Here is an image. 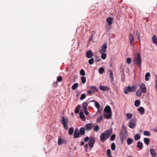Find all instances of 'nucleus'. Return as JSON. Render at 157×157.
I'll use <instances>...</instances> for the list:
<instances>
[{"label":"nucleus","mask_w":157,"mask_h":157,"mask_svg":"<svg viewBox=\"0 0 157 157\" xmlns=\"http://www.w3.org/2000/svg\"><path fill=\"white\" fill-rule=\"evenodd\" d=\"M80 75L82 76H85V73L84 70L83 69H81L80 72Z\"/></svg>","instance_id":"42"},{"label":"nucleus","mask_w":157,"mask_h":157,"mask_svg":"<svg viewBox=\"0 0 157 157\" xmlns=\"http://www.w3.org/2000/svg\"><path fill=\"white\" fill-rule=\"evenodd\" d=\"M94 130L95 132H98L99 129V127L98 125H96L94 128Z\"/></svg>","instance_id":"47"},{"label":"nucleus","mask_w":157,"mask_h":157,"mask_svg":"<svg viewBox=\"0 0 157 157\" xmlns=\"http://www.w3.org/2000/svg\"><path fill=\"white\" fill-rule=\"evenodd\" d=\"M140 89H141L142 92L145 93L146 92V88L145 85L144 83H143L140 86Z\"/></svg>","instance_id":"14"},{"label":"nucleus","mask_w":157,"mask_h":157,"mask_svg":"<svg viewBox=\"0 0 157 157\" xmlns=\"http://www.w3.org/2000/svg\"><path fill=\"white\" fill-rule=\"evenodd\" d=\"M79 131L78 129V128H76L75 129V131L74 132L79 133Z\"/></svg>","instance_id":"58"},{"label":"nucleus","mask_w":157,"mask_h":157,"mask_svg":"<svg viewBox=\"0 0 157 157\" xmlns=\"http://www.w3.org/2000/svg\"><path fill=\"white\" fill-rule=\"evenodd\" d=\"M142 93V92H141V91L139 89L136 92V95L138 97H140L141 96Z\"/></svg>","instance_id":"34"},{"label":"nucleus","mask_w":157,"mask_h":157,"mask_svg":"<svg viewBox=\"0 0 157 157\" xmlns=\"http://www.w3.org/2000/svg\"><path fill=\"white\" fill-rule=\"evenodd\" d=\"M101 55V58L103 59H105L106 57V54L105 53H102Z\"/></svg>","instance_id":"38"},{"label":"nucleus","mask_w":157,"mask_h":157,"mask_svg":"<svg viewBox=\"0 0 157 157\" xmlns=\"http://www.w3.org/2000/svg\"><path fill=\"white\" fill-rule=\"evenodd\" d=\"M80 135L79 133L74 132L73 135L74 138L75 139L79 137Z\"/></svg>","instance_id":"32"},{"label":"nucleus","mask_w":157,"mask_h":157,"mask_svg":"<svg viewBox=\"0 0 157 157\" xmlns=\"http://www.w3.org/2000/svg\"><path fill=\"white\" fill-rule=\"evenodd\" d=\"M79 117L80 119H82V121H84L86 120L85 116L82 111H81L80 113Z\"/></svg>","instance_id":"19"},{"label":"nucleus","mask_w":157,"mask_h":157,"mask_svg":"<svg viewBox=\"0 0 157 157\" xmlns=\"http://www.w3.org/2000/svg\"><path fill=\"white\" fill-rule=\"evenodd\" d=\"M90 138L87 136L85 137L84 139V141L85 142H87L89 140H90Z\"/></svg>","instance_id":"56"},{"label":"nucleus","mask_w":157,"mask_h":157,"mask_svg":"<svg viewBox=\"0 0 157 157\" xmlns=\"http://www.w3.org/2000/svg\"><path fill=\"white\" fill-rule=\"evenodd\" d=\"M90 102H95V106L98 109L99 108L100 105L99 103L96 101L95 100H91Z\"/></svg>","instance_id":"26"},{"label":"nucleus","mask_w":157,"mask_h":157,"mask_svg":"<svg viewBox=\"0 0 157 157\" xmlns=\"http://www.w3.org/2000/svg\"><path fill=\"white\" fill-rule=\"evenodd\" d=\"M62 80V78L61 76H59L57 78V81L59 82H61Z\"/></svg>","instance_id":"54"},{"label":"nucleus","mask_w":157,"mask_h":157,"mask_svg":"<svg viewBox=\"0 0 157 157\" xmlns=\"http://www.w3.org/2000/svg\"><path fill=\"white\" fill-rule=\"evenodd\" d=\"M79 133L81 135H84L85 134V129L84 127H81L79 130Z\"/></svg>","instance_id":"17"},{"label":"nucleus","mask_w":157,"mask_h":157,"mask_svg":"<svg viewBox=\"0 0 157 157\" xmlns=\"http://www.w3.org/2000/svg\"><path fill=\"white\" fill-rule=\"evenodd\" d=\"M124 70H123V72L121 75V81L124 82L125 81V75L124 74Z\"/></svg>","instance_id":"36"},{"label":"nucleus","mask_w":157,"mask_h":157,"mask_svg":"<svg viewBox=\"0 0 157 157\" xmlns=\"http://www.w3.org/2000/svg\"><path fill=\"white\" fill-rule=\"evenodd\" d=\"M107 154L108 156L111 155V150L110 149H108L107 151Z\"/></svg>","instance_id":"52"},{"label":"nucleus","mask_w":157,"mask_h":157,"mask_svg":"<svg viewBox=\"0 0 157 157\" xmlns=\"http://www.w3.org/2000/svg\"><path fill=\"white\" fill-rule=\"evenodd\" d=\"M136 35L137 36L138 39H139V37H140V33L139 30H136Z\"/></svg>","instance_id":"50"},{"label":"nucleus","mask_w":157,"mask_h":157,"mask_svg":"<svg viewBox=\"0 0 157 157\" xmlns=\"http://www.w3.org/2000/svg\"><path fill=\"white\" fill-rule=\"evenodd\" d=\"M67 142V141L66 140L63 139L62 138L59 137L58 140V145H61L63 144H66Z\"/></svg>","instance_id":"10"},{"label":"nucleus","mask_w":157,"mask_h":157,"mask_svg":"<svg viewBox=\"0 0 157 157\" xmlns=\"http://www.w3.org/2000/svg\"><path fill=\"white\" fill-rule=\"evenodd\" d=\"M60 122L63 124L64 128L65 130H67L68 129V118L67 117H65L64 116L62 117Z\"/></svg>","instance_id":"5"},{"label":"nucleus","mask_w":157,"mask_h":157,"mask_svg":"<svg viewBox=\"0 0 157 157\" xmlns=\"http://www.w3.org/2000/svg\"><path fill=\"white\" fill-rule=\"evenodd\" d=\"M88 105V103L87 102L83 103L82 104V107L83 109H87Z\"/></svg>","instance_id":"41"},{"label":"nucleus","mask_w":157,"mask_h":157,"mask_svg":"<svg viewBox=\"0 0 157 157\" xmlns=\"http://www.w3.org/2000/svg\"><path fill=\"white\" fill-rule=\"evenodd\" d=\"M133 142V140L130 138H128L127 139V143L128 145H131Z\"/></svg>","instance_id":"24"},{"label":"nucleus","mask_w":157,"mask_h":157,"mask_svg":"<svg viewBox=\"0 0 157 157\" xmlns=\"http://www.w3.org/2000/svg\"><path fill=\"white\" fill-rule=\"evenodd\" d=\"M137 110L141 114H143L145 113V109L143 107H140Z\"/></svg>","instance_id":"18"},{"label":"nucleus","mask_w":157,"mask_h":157,"mask_svg":"<svg viewBox=\"0 0 157 157\" xmlns=\"http://www.w3.org/2000/svg\"><path fill=\"white\" fill-rule=\"evenodd\" d=\"M113 21V19L111 17H109L106 19V21L108 22V24L109 25L112 24Z\"/></svg>","instance_id":"15"},{"label":"nucleus","mask_w":157,"mask_h":157,"mask_svg":"<svg viewBox=\"0 0 157 157\" xmlns=\"http://www.w3.org/2000/svg\"><path fill=\"white\" fill-rule=\"evenodd\" d=\"M85 126L86 130H90L92 128V125L90 123H88L86 124L85 125Z\"/></svg>","instance_id":"21"},{"label":"nucleus","mask_w":157,"mask_h":157,"mask_svg":"<svg viewBox=\"0 0 157 157\" xmlns=\"http://www.w3.org/2000/svg\"><path fill=\"white\" fill-rule=\"evenodd\" d=\"M86 55L87 58H90L93 56L94 54L91 50H89L87 52Z\"/></svg>","instance_id":"13"},{"label":"nucleus","mask_w":157,"mask_h":157,"mask_svg":"<svg viewBox=\"0 0 157 157\" xmlns=\"http://www.w3.org/2000/svg\"><path fill=\"white\" fill-rule=\"evenodd\" d=\"M137 120L136 118H132L129 122V127L133 129L136 126V122Z\"/></svg>","instance_id":"7"},{"label":"nucleus","mask_w":157,"mask_h":157,"mask_svg":"<svg viewBox=\"0 0 157 157\" xmlns=\"http://www.w3.org/2000/svg\"><path fill=\"white\" fill-rule=\"evenodd\" d=\"M143 144L140 141H139L137 143V147L139 148L140 150H141L143 148Z\"/></svg>","instance_id":"23"},{"label":"nucleus","mask_w":157,"mask_h":157,"mask_svg":"<svg viewBox=\"0 0 157 157\" xmlns=\"http://www.w3.org/2000/svg\"><path fill=\"white\" fill-rule=\"evenodd\" d=\"M98 112L100 114H101L102 113V110L101 109H98Z\"/></svg>","instance_id":"61"},{"label":"nucleus","mask_w":157,"mask_h":157,"mask_svg":"<svg viewBox=\"0 0 157 157\" xmlns=\"http://www.w3.org/2000/svg\"><path fill=\"white\" fill-rule=\"evenodd\" d=\"M93 35H94L93 33H92V34H91V36H90V37L89 38V42L93 40Z\"/></svg>","instance_id":"55"},{"label":"nucleus","mask_w":157,"mask_h":157,"mask_svg":"<svg viewBox=\"0 0 157 157\" xmlns=\"http://www.w3.org/2000/svg\"><path fill=\"white\" fill-rule=\"evenodd\" d=\"M88 145L87 144H85V146H84L85 148H86V149H87L88 148Z\"/></svg>","instance_id":"62"},{"label":"nucleus","mask_w":157,"mask_h":157,"mask_svg":"<svg viewBox=\"0 0 157 157\" xmlns=\"http://www.w3.org/2000/svg\"><path fill=\"white\" fill-rule=\"evenodd\" d=\"M81 108V107L80 105H78L77 107L75 108V113L77 114L78 113L79 110Z\"/></svg>","instance_id":"31"},{"label":"nucleus","mask_w":157,"mask_h":157,"mask_svg":"<svg viewBox=\"0 0 157 157\" xmlns=\"http://www.w3.org/2000/svg\"><path fill=\"white\" fill-rule=\"evenodd\" d=\"M74 128L73 127H70L68 130V133L69 135H71L73 134L74 132Z\"/></svg>","instance_id":"29"},{"label":"nucleus","mask_w":157,"mask_h":157,"mask_svg":"<svg viewBox=\"0 0 157 157\" xmlns=\"http://www.w3.org/2000/svg\"><path fill=\"white\" fill-rule=\"evenodd\" d=\"M154 131L157 132V127L155 128Z\"/></svg>","instance_id":"63"},{"label":"nucleus","mask_w":157,"mask_h":157,"mask_svg":"<svg viewBox=\"0 0 157 157\" xmlns=\"http://www.w3.org/2000/svg\"><path fill=\"white\" fill-rule=\"evenodd\" d=\"M109 72H110V77L111 78V81L112 82L113 80V73L112 72L111 70L110 69L109 70Z\"/></svg>","instance_id":"35"},{"label":"nucleus","mask_w":157,"mask_h":157,"mask_svg":"<svg viewBox=\"0 0 157 157\" xmlns=\"http://www.w3.org/2000/svg\"><path fill=\"white\" fill-rule=\"evenodd\" d=\"M152 39L153 43L157 46V38L156 36L154 35L152 37Z\"/></svg>","instance_id":"25"},{"label":"nucleus","mask_w":157,"mask_h":157,"mask_svg":"<svg viewBox=\"0 0 157 157\" xmlns=\"http://www.w3.org/2000/svg\"><path fill=\"white\" fill-rule=\"evenodd\" d=\"M78 83H75L72 85L71 88L73 90H75L78 87Z\"/></svg>","instance_id":"28"},{"label":"nucleus","mask_w":157,"mask_h":157,"mask_svg":"<svg viewBox=\"0 0 157 157\" xmlns=\"http://www.w3.org/2000/svg\"><path fill=\"white\" fill-rule=\"evenodd\" d=\"M85 143L84 142L81 141L80 142V146H83L84 145Z\"/></svg>","instance_id":"59"},{"label":"nucleus","mask_w":157,"mask_h":157,"mask_svg":"<svg viewBox=\"0 0 157 157\" xmlns=\"http://www.w3.org/2000/svg\"><path fill=\"white\" fill-rule=\"evenodd\" d=\"M86 97V95L84 93H83V94H82V95H81V96L80 97V99L81 100H82L84 99Z\"/></svg>","instance_id":"45"},{"label":"nucleus","mask_w":157,"mask_h":157,"mask_svg":"<svg viewBox=\"0 0 157 157\" xmlns=\"http://www.w3.org/2000/svg\"><path fill=\"white\" fill-rule=\"evenodd\" d=\"M103 117L102 115H101L99 117L97 120V121L98 122H100L101 121Z\"/></svg>","instance_id":"49"},{"label":"nucleus","mask_w":157,"mask_h":157,"mask_svg":"<svg viewBox=\"0 0 157 157\" xmlns=\"http://www.w3.org/2000/svg\"><path fill=\"white\" fill-rule=\"evenodd\" d=\"M116 135L115 134H112L110 138V140L112 141H114Z\"/></svg>","instance_id":"43"},{"label":"nucleus","mask_w":157,"mask_h":157,"mask_svg":"<svg viewBox=\"0 0 157 157\" xmlns=\"http://www.w3.org/2000/svg\"><path fill=\"white\" fill-rule=\"evenodd\" d=\"M83 111L86 115H88L89 114V112L87 110V109H83Z\"/></svg>","instance_id":"57"},{"label":"nucleus","mask_w":157,"mask_h":157,"mask_svg":"<svg viewBox=\"0 0 157 157\" xmlns=\"http://www.w3.org/2000/svg\"><path fill=\"white\" fill-rule=\"evenodd\" d=\"M144 135L147 136H149L150 135V132L148 131H145L144 132Z\"/></svg>","instance_id":"46"},{"label":"nucleus","mask_w":157,"mask_h":157,"mask_svg":"<svg viewBox=\"0 0 157 157\" xmlns=\"http://www.w3.org/2000/svg\"><path fill=\"white\" fill-rule=\"evenodd\" d=\"M71 115L72 117H73L74 116V114L73 113H71Z\"/></svg>","instance_id":"64"},{"label":"nucleus","mask_w":157,"mask_h":157,"mask_svg":"<svg viewBox=\"0 0 157 157\" xmlns=\"http://www.w3.org/2000/svg\"><path fill=\"white\" fill-rule=\"evenodd\" d=\"M150 153L152 155V157H156L157 154L155 150L150 148Z\"/></svg>","instance_id":"16"},{"label":"nucleus","mask_w":157,"mask_h":157,"mask_svg":"<svg viewBox=\"0 0 157 157\" xmlns=\"http://www.w3.org/2000/svg\"><path fill=\"white\" fill-rule=\"evenodd\" d=\"M105 71L104 68L102 67H100L99 69V73L101 74H102Z\"/></svg>","instance_id":"37"},{"label":"nucleus","mask_w":157,"mask_h":157,"mask_svg":"<svg viewBox=\"0 0 157 157\" xmlns=\"http://www.w3.org/2000/svg\"><path fill=\"white\" fill-rule=\"evenodd\" d=\"M95 138L92 136L90 137L89 141L88 142V144L89 147L92 148L94 146V144L95 143Z\"/></svg>","instance_id":"8"},{"label":"nucleus","mask_w":157,"mask_h":157,"mask_svg":"<svg viewBox=\"0 0 157 157\" xmlns=\"http://www.w3.org/2000/svg\"><path fill=\"white\" fill-rule=\"evenodd\" d=\"M100 89L103 91H108L110 90V88L107 86L100 85L99 86Z\"/></svg>","instance_id":"11"},{"label":"nucleus","mask_w":157,"mask_h":157,"mask_svg":"<svg viewBox=\"0 0 157 157\" xmlns=\"http://www.w3.org/2000/svg\"><path fill=\"white\" fill-rule=\"evenodd\" d=\"M131 59L130 58H128L127 59V63L128 64H130L131 63Z\"/></svg>","instance_id":"51"},{"label":"nucleus","mask_w":157,"mask_h":157,"mask_svg":"<svg viewBox=\"0 0 157 157\" xmlns=\"http://www.w3.org/2000/svg\"><path fill=\"white\" fill-rule=\"evenodd\" d=\"M94 59L93 58H91L88 60V63L90 65H92L94 63Z\"/></svg>","instance_id":"44"},{"label":"nucleus","mask_w":157,"mask_h":157,"mask_svg":"<svg viewBox=\"0 0 157 157\" xmlns=\"http://www.w3.org/2000/svg\"><path fill=\"white\" fill-rule=\"evenodd\" d=\"M144 143L147 145L149 144L150 142V140L147 138H145L144 139Z\"/></svg>","instance_id":"22"},{"label":"nucleus","mask_w":157,"mask_h":157,"mask_svg":"<svg viewBox=\"0 0 157 157\" xmlns=\"http://www.w3.org/2000/svg\"><path fill=\"white\" fill-rule=\"evenodd\" d=\"M112 129L111 128L106 131L105 132L102 133L100 137L101 141L102 142H104L110 136L112 132Z\"/></svg>","instance_id":"1"},{"label":"nucleus","mask_w":157,"mask_h":157,"mask_svg":"<svg viewBox=\"0 0 157 157\" xmlns=\"http://www.w3.org/2000/svg\"><path fill=\"white\" fill-rule=\"evenodd\" d=\"M133 62L134 64H136L137 67H138L141 68L142 61L141 58L140 54L138 53L136 55V58H133Z\"/></svg>","instance_id":"3"},{"label":"nucleus","mask_w":157,"mask_h":157,"mask_svg":"<svg viewBox=\"0 0 157 157\" xmlns=\"http://www.w3.org/2000/svg\"><path fill=\"white\" fill-rule=\"evenodd\" d=\"M150 76V73L149 72L147 73L145 75V80L148 81L149 80V77Z\"/></svg>","instance_id":"30"},{"label":"nucleus","mask_w":157,"mask_h":157,"mask_svg":"<svg viewBox=\"0 0 157 157\" xmlns=\"http://www.w3.org/2000/svg\"><path fill=\"white\" fill-rule=\"evenodd\" d=\"M96 59L95 60V62H100L101 61V59L99 58V57H97L96 56Z\"/></svg>","instance_id":"53"},{"label":"nucleus","mask_w":157,"mask_h":157,"mask_svg":"<svg viewBox=\"0 0 157 157\" xmlns=\"http://www.w3.org/2000/svg\"><path fill=\"white\" fill-rule=\"evenodd\" d=\"M135 91V87L134 86H128L125 88L124 93L125 94H128V92H133Z\"/></svg>","instance_id":"6"},{"label":"nucleus","mask_w":157,"mask_h":157,"mask_svg":"<svg viewBox=\"0 0 157 157\" xmlns=\"http://www.w3.org/2000/svg\"><path fill=\"white\" fill-rule=\"evenodd\" d=\"M132 113H127L126 114V116L128 119H130L132 117Z\"/></svg>","instance_id":"48"},{"label":"nucleus","mask_w":157,"mask_h":157,"mask_svg":"<svg viewBox=\"0 0 157 157\" xmlns=\"http://www.w3.org/2000/svg\"><path fill=\"white\" fill-rule=\"evenodd\" d=\"M134 138L135 140H137L140 139V136L139 134H136L135 135Z\"/></svg>","instance_id":"33"},{"label":"nucleus","mask_w":157,"mask_h":157,"mask_svg":"<svg viewBox=\"0 0 157 157\" xmlns=\"http://www.w3.org/2000/svg\"><path fill=\"white\" fill-rule=\"evenodd\" d=\"M101 49L99 50V52L100 53H105L106 50L107 48V45L106 44H103L101 47Z\"/></svg>","instance_id":"9"},{"label":"nucleus","mask_w":157,"mask_h":157,"mask_svg":"<svg viewBox=\"0 0 157 157\" xmlns=\"http://www.w3.org/2000/svg\"><path fill=\"white\" fill-rule=\"evenodd\" d=\"M140 101L139 100H136L135 101L134 105L136 107H138L140 105Z\"/></svg>","instance_id":"27"},{"label":"nucleus","mask_w":157,"mask_h":157,"mask_svg":"<svg viewBox=\"0 0 157 157\" xmlns=\"http://www.w3.org/2000/svg\"><path fill=\"white\" fill-rule=\"evenodd\" d=\"M104 117L106 119H110L112 116V110L110 106L107 105L104 109L103 112Z\"/></svg>","instance_id":"2"},{"label":"nucleus","mask_w":157,"mask_h":157,"mask_svg":"<svg viewBox=\"0 0 157 157\" xmlns=\"http://www.w3.org/2000/svg\"><path fill=\"white\" fill-rule=\"evenodd\" d=\"M87 93L90 95H91L92 94V92L90 90H88L87 92Z\"/></svg>","instance_id":"60"},{"label":"nucleus","mask_w":157,"mask_h":157,"mask_svg":"<svg viewBox=\"0 0 157 157\" xmlns=\"http://www.w3.org/2000/svg\"><path fill=\"white\" fill-rule=\"evenodd\" d=\"M129 37L130 40V43L131 46H133V42L134 40V37L132 34L131 33H130L129 35Z\"/></svg>","instance_id":"12"},{"label":"nucleus","mask_w":157,"mask_h":157,"mask_svg":"<svg viewBox=\"0 0 157 157\" xmlns=\"http://www.w3.org/2000/svg\"><path fill=\"white\" fill-rule=\"evenodd\" d=\"M124 132L126 133H127V131L124 125H123L122 128V129L120 131L119 133L120 141L121 142V144H122L124 142L123 134L124 133Z\"/></svg>","instance_id":"4"},{"label":"nucleus","mask_w":157,"mask_h":157,"mask_svg":"<svg viewBox=\"0 0 157 157\" xmlns=\"http://www.w3.org/2000/svg\"><path fill=\"white\" fill-rule=\"evenodd\" d=\"M90 89L93 92H97L98 91V90L97 88L94 86H92L89 87Z\"/></svg>","instance_id":"20"},{"label":"nucleus","mask_w":157,"mask_h":157,"mask_svg":"<svg viewBox=\"0 0 157 157\" xmlns=\"http://www.w3.org/2000/svg\"><path fill=\"white\" fill-rule=\"evenodd\" d=\"M81 80L82 83L83 84H84L86 82V78L85 77H84V76H82L81 77Z\"/></svg>","instance_id":"39"},{"label":"nucleus","mask_w":157,"mask_h":157,"mask_svg":"<svg viewBox=\"0 0 157 157\" xmlns=\"http://www.w3.org/2000/svg\"><path fill=\"white\" fill-rule=\"evenodd\" d=\"M111 149L113 151H114L116 149L115 144L114 143H113L111 144Z\"/></svg>","instance_id":"40"}]
</instances>
